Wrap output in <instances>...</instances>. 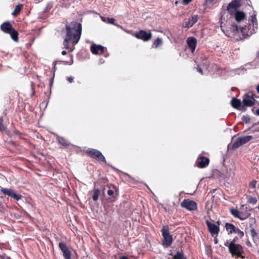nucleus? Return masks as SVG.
Here are the masks:
<instances>
[{"instance_id":"27","label":"nucleus","mask_w":259,"mask_h":259,"mask_svg":"<svg viewBox=\"0 0 259 259\" xmlns=\"http://www.w3.org/2000/svg\"><path fill=\"white\" fill-rule=\"evenodd\" d=\"M102 20L107 23H108V24H113L114 25V23H115V19L113 18H108V17H107V18H104V17H102Z\"/></svg>"},{"instance_id":"9","label":"nucleus","mask_w":259,"mask_h":259,"mask_svg":"<svg viewBox=\"0 0 259 259\" xmlns=\"http://www.w3.org/2000/svg\"><path fill=\"white\" fill-rule=\"evenodd\" d=\"M182 207L185 208L188 210L192 211L197 209V203L193 200L190 199H184L181 204Z\"/></svg>"},{"instance_id":"37","label":"nucleus","mask_w":259,"mask_h":259,"mask_svg":"<svg viewBox=\"0 0 259 259\" xmlns=\"http://www.w3.org/2000/svg\"><path fill=\"white\" fill-rule=\"evenodd\" d=\"M243 120L246 123H248L250 120V118L248 116H244L243 117Z\"/></svg>"},{"instance_id":"17","label":"nucleus","mask_w":259,"mask_h":259,"mask_svg":"<svg viewBox=\"0 0 259 259\" xmlns=\"http://www.w3.org/2000/svg\"><path fill=\"white\" fill-rule=\"evenodd\" d=\"M187 44L191 50L192 52H194L197 44V40L194 37H189L187 40Z\"/></svg>"},{"instance_id":"16","label":"nucleus","mask_w":259,"mask_h":259,"mask_svg":"<svg viewBox=\"0 0 259 259\" xmlns=\"http://www.w3.org/2000/svg\"><path fill=\"white\" fill-rule=\"evenodd\" d=\"M209 162L208 158L204 156H200L197 160V166L200 168H204L206 167Z\"/></svg>"},{"instance_id":"24","label":"nucleus","mask_w":259,"mask_h":259,"mask_svg":"<svg viewBox=\"0 0 259 259\" xmlns=\"http://www.w3.org/2000/svg\"><path fill=\"white\" fill-rule=\"evenodd\" d=\"M251 22L252 24V26L253 27V28L257 29V22L256 19V17L255 14H253L251 15Z\"/></svg>"},{"instance_id":"48","label":"nucleus","mask_w":259,"mask_h":259,"mask_svg":"<svg viewBox=\"0 0 259 259\" xmlns=\"http://www.w3.org/2000/svg\"><path fill=\"white\" fill-rule=\"evenodd\" d=\"M256 113L257 115H259V108L256 111Z\"/></svg>"},{"instance_id":"35","label":"nucleus","mask_w":259,"mask_h":259,"mask_svg":"<svg viewBox=\"0 0 259 259\" xmlns=\"http://www.w3.org/2000/svg\"><path fill=\"white\" fill-rule=\"evenodd\" d=\"M98 50L100 51L101 53H103L104 51L105 48L101 45H98Z\"/></svg>"},{"instance_id":"6","label":"nucleus","mask_w":259,"mask_h":259,"mask_svg":"<svg viewBox=\"0 0 259 259\" xmlns=\"http://www.w3.org/2000/svg\"><path fill=\"white\" fill-rule=\"evenodd\" d=\"M255 101L254 95L252 93L248 92L244 95L242 101L244 106H252L255 104Z\"/></svg>"},{"instance_id":"33","label":"nucleus","mask_w":259,"mask_h":259,"mask_svg":"<svg viewBox=\"0 0 259 259\" xmlns=\"http://www.w3.org/2000/svg\"><path fill=\"white\" fill-rule=\"evenodd\" d=\"M109 188H111L110 187H109ZM107 194L109 195V196H112L113 197H115L114 195V191L113 189H109L108 191H107Z\"/></svg>"},{"instance_id":"36","label":"nucleus","mask_w":259,"mask_h":259,"mask_svg":"<svg viewBox=\"0 0 259 259\" xmlns=\"http://www.w3.org/2000/svg\"><path fill=\"white\" fill-rule=\"evenodd\" d=\"M0 130H5V126L3 125V119L2 118H0Z\"/></svg>"},{"instance_id":"3","label":"nucleus","mask_w":259,"mask_h":259,"mask_svg":"<svg viewBox=\"0 0 259 259\" xmlns=\"http://www.w3.org/2000/svg\"><path fill=\"white\" fill-rule=\"evenodd\" d=\"M1 29L5 33L10 34L11 38L15 41L18 39L17 31L14 29L9 22H4L1 26Z\"/></svg>"},{"instance_id":"44","label":"nucleus","mask_w":259,"mask_h":259,"mask_svg":"<svg viewBox=\"0 0 259 259\" xmlns=\"http://www.w3.org/2000/svg\"><path fill=\"white\" fill-rule=\"evenodd\" d=\"M61 54H62V55H65L67 54V52L65 51H63L61 52Z\"/></svg>"},{"instance_id":"30","label":"nucleus","mask_w":259,"mask_h":259,"mask_svg":"<svg viewBox=\"0 0 259 259\" xmlns=\"http://www.w3.org/2000/svg\"><path fill=\"white\" fill-rule=\"evenodd\" d=\"M98 45H93L91 47V51L94 54H99Z\"/></svg>"},{"instance_id":"7","label":"nucleus","mask_w":259,"mask_h":259,"mask_svg":"<svg viewBox=\"0 0 259 259\" xmlns=\"http://www.w3.org/2000/svg\"><path fill=\"white\" fill-rule=\"evenodd\" d=\"M232 26L235 30L237 32L240 31L244 36H249L255 32V30L254 28L253 29V31H249L248 26H247L240 27L235 24L232 25Z\"/></svg>"},{"instance_id":"50","label":"nucleus","mask_w":259,"mask_h":259,"mask_svg":"<svg viewBox=\"0 0 259 259\" xmlns=\"http://www.w3.org/2000/svg\"><path fill=\"white\" fill-rule=\"evenodd\" d=\"M235 240H236V239H234L233 241H235Z\"/></svg>"},{"instance_id":"14","label":"nucleus","mask_w":259,"mask_h":259,"mask_svg":"<svg viewBox=\"0 0 259 259\" xmlns=\"http://www.w3.org/2000/svg\"><path fill=\"white\" fill-rule=\"evenodd\" d=\"M198 20V16L197 15H193L188 20H185L184 24L183 25V27L185 28H190L193 25H194Z\"/></svg>"},{"instance_id":"10","label":"nucleus","mask_w":259,"mask_h":259,"mask_svg":"<svg viewBox=\"0 0 259 259\" xmlns=\"http://www.w3.org/2000/svg\"><path fill=\"white\" fill-rule=\"evenodd\" d=\"M87 154L91 157L95 158L98 160L106 162L105 157L103 155L102 153L96 149H92L87 151Z\"/></svg>"},{"instance_id":"40","label":"nucleus","mask_w":259,"mask_h":259,"mask_svg":"<svg viewBox=\"0 0 259 259\" xmlns=\"http://www.w3.org/2000/svg\"><path fill=\"white\" fill-rule=\"evenodd\" d=\"M192 0H183V3L184 5H187Z\"/></svg>"},{"instance_id":"15","label":"nucleus","mask_w":259,"mask_h":259,"mask_svg":"<svg viewBox=\"0 0 259 259\" xmlns=\"http://www.w3.org/2000/svg\"><path fill=\"white\" fill-rule=\"evenodd\" d=\"M231 105L234 108L240 110H245L244 106H241V100L235 98H233L231 101Z\"/></svg>"},{"instance_id":"51","label":"nucleus","mask_w":259,"mask_h":259,"mask_svg":"<svg viewBox=\"0 0 259 259\" xmlns=\"http://www.w3.org/2000/svg\"><path fill=\"white\" fill-rule=\"evenodd\" d=\"M257 131H259V129L257 130Z\"/></svg>"},{"instance_id":"29","label":"nucleus","mask_w":259,"mask_h":259,"mask_svg":"<svg viewBox=\"0 0 259 259\" xmlns=\"http://www.w3.org/2000/svg\"><path fill=\"white\" fill-rule=\"evenodd\" d=\"M231 213L235 218L239 219V217L240 213V211L235 208H232L230 209Z\"/></svg>"},{"instance_id":"18","label":"nucleus","mask_w":259,"mask_h":259,"mask_svg":"<svg viewBox=\"0 0 259 259\" xmlns=\"http://www.w3.org/2000/svg\"><path fill=\"white\" fill-rule=\"evenodd\" d=\"M238 7V3L236 1L231 2L227 6V10L230 13H233L235 12Z\"/></svg>"},{"instance_id":"1","label":"nucleus","mask_w":259,"mask_h":259,"mask_svg":"<svg viewBox=\"0 0 259 259\" xmlns=\"http://www.w3.org/2000/svg\"><path fill=\"white\" fill-rule=\"evenodd\" d=\"M81 25L76 21H73L66 24L64 32L65 37L63 42L64 47L66 49L70 48L69 42L76 44L79 40L81 34Z\"/></svg>"},{"instance_id":"23","label":"nucleus","mask_w":259,"mask_h":259,"mask_svg":"<svg viewBox=\"0 0 259 259\" xmlns=\"http://www.w3.org/2000/svg\"><path fill=\"white\" fill-rule=\"evenodd\" d=\"M100 194V191L99 189H95L93 192V199L94 201H96L99 198Z\"/></svg>"},{"instance_id":"34","label":"nucleus","mask_w":259,"mask_h":259,"mask_svg":"<svg viewBox=\"0 0 259 259\" xmlns=\"http://www.w3.org/2000/svg\"><path fill=\"white\" fill-rule=\"evenodd\" d=\"M235 233H237L240 237H242L244 236V233L238 228V231H236Z\"/></svg>"},{"instance_id":"45","label":"nucleus","mask_w":259,"mask_h":259,"mask_svg":"<svg viewBox=\"0 0 259 259\" xmlns=\"http://www.w3.org/2000/svg\"><path fill=\"white\" fill-rule=\"evenodd\" d=\"M256 183V182L255 181V182H254L253 183H252V185L253 187H255Z\"/></svg>"},{"instance_id":"22","label":"nucleus","mask_w":259,"mask_h":259,"mask_svg":"<svg viewBox=\"0 0 259 259\" xmlns=\"http://www.w3.org/2000/svg\"><path fill=\"white\" fill-rule=\"evenodd\" d=\"M172 259H186V257L184 256L182 251L178 250Z\"/></svg>"},{"instance_id":"49","label":"nucleus","mask_w":259,"mask_h":259,"mask_svg":"<svg viewBox=\"0 0 259 259\" xmlns=\"http://www.w3.org/2000/svg\"><path fill=\"white\" fill-rule=\"evenodd\" d=\"M15 133H16V134H19V132L18 131H16L15 132Z\"/></svg>"},{"instance_id":"43","label":"nucleus","mask_w":259,"mask_h":259,"mask_svg":"<svg viewBox=\"0 0 259 259\" xmlns=\"http://www.w3.org/2000/svg\"><path fill=\"white\" fill-rule=\"evenodd\" d=\"M120 259H128V258L125 256H122L120 257Z\"/></svg>"},{"instance_id":"26","label":"nucleus","mask_w":259,"mask_h":259,"mask_svg":"<svg viewBox=\"0 0 259 259\" xmlns=\"http://www.w3.org/2000/svg\"><path fill=\"white\" fill-rule=\"evenodd\" d=\"M250 215V214L248 212H240V215L239 217V219H240V220H244L247 219Z\"/></svg>"},{"instance_id":"46","label":"nucleus","mask_w":259,"mask_h":259,"mask_svg":"<svg viewBox=\"0 0 259 259\" xmlns=\"http://www.w3.org/2000/svg\"><path fill=\"white\" fill-rule=\"evenodd\" d=\"M256 90H257V93H259V84H258V85L256 87Z\"/></svg>"},{"instance_id":"32","label":"nucleus","mask_w":259,"mask_h":259,"mask_svg":"<svg viewBox=\"0 0 259 259\" xmlns=\"http://www.w3.org/2000/svg\"><path fill=\"white\" fill-rule=\"evenodd\" d=\"M248 202L252 204H254L257 202V199L255 197H250L248 199Z\"/></svg>"},{"instance_id":"31","label":"nucleus","mask_w":259,"mask_h":259,"mask_svg":"<svg viewBox=\"0 0 259 259\" xmlns=\"http://www.w3.org/2000/svg\"><path fill=\"white\" fill-rule=\"evenodd\" d=\"M161 43H162V39L159 38H157L154 41L153 46H154L155 47L157 48V47H158V46L161 45Z\"/></svg>"},{"instance_id":"42","label":"nucleus","mask_w":259,"mask_h":259,"mask_svg":"<svg viewBox=\"0 0 259 259\" xmlns=\"http://www.w3.org/2000/svg\"><path fill=\"white\" fill-rule=\"evenodd\" d=\"M214 237L215 238V239H214V243L217 244L218 242V239H217V237H215V236H214Z\"/></svg>"},{"instance_id":"13","label":"nucleus","mask_w":259,"mask_h":259,"mask_svg":"<svg viewBox=\"0 0 259 259\" xmlns=\"http://www.w3.org/2000/svg\"><path fill=\"white\" fill-rule=\"evenodd\" d=\"M59 247L63 252V255L65 259H71V252L65 243L60 242L59 243Z\"/></svg>"},{"instance_id":"11","label":"nucleus","mask_w":259,"mask_h":259,"mask_svg":"<svg viewBox=\"0 0 259 259\" xmlns=\"http://www.w3.org/2000/svg\"><path fill=\"white\" fill-rule=\"evenodd\" d=\"M1 191L3 194L6 195H8L9 196L16 200H19L22 197L21 195L16 194L12 189L10 188H2Z\"/></svg>"},{"instance_id":"8","label":"nucleus","mask_w":259,"mask_h":259,"mask_svg":"<svg viewBox=\"0 0 259 259\" xmlns=\"http://www.w3.org/2000/svg\"><path fill=\"white\" fill-rule=\"evenodd\" d=\"M205 222L208 229L212 236H215L216 237L220 231L219 223H218V225H217L214 223L210 222L208 220H206ZM218 223H219V222Z\"/></svg>"},{"instance_id":"20","label":"nucleus","mask_w":259,"mask_h":259,"mask_svg":"<svg viewBox=\"0 0 259 259\" xmlns=\"http://www.w3.org/2000/svg\"><path fill=\"white\" fill-rule=\"evenodd\" d=\"M245 18V14L244 13L241 11H237L235 14V18L237 22H240L244 19Z\"/></svg>"},{"instance_id":"28","label":"nucleus","mask_w":259,"mask_h":259,"mask_svg":"<svg viewBox=\"0 0 259 259\" xmlns=\"http://www.w3.org/2000/svg\"><path fill=\"white\" fill-rule=\"evenodd\" d=\"M250 235L252 238V239L253 240H255L257 239H258V235L257 232H256L255 230L253 228H251L250 231Z\"/></svg>"},{"instance_id":"19","label":"nucleus","mask_w":259,"mask_h":259,"mask_svg":"<svg viewBox=\"0 0 259 259\" xmlns=\"http://www.w3.org/2000/svg\"><path fill=\"white\" fill-rule=\"evenodd\" d=\"M225 227L229 234L235 233L236 231H238V228H236L234 225L230 223H226Z\"/></svg>"},{"instance_id":"25","label":"nucleus","mask_w":259,"mask_h":259,"mask_svg":"<svg viewBox=\"0 0 259 259\" xmlns=\"http://www.w3.org/2000/svg\"><path fill=\"white\" fill-rule=\"evenodd\" d=\"M22 7H23V5L21 4H19V5H17L12 13V15L15 16L17 15L21 11Z\"/></svg>"},{"instance_id":"39","label":"nucleus","mask_w":259,"mask_h":259,"mask_svg":"<svg viewBox=\"0 0 259 259\" xmlns=\"http://www.w3.org/2000/svg\"><path fill=\"white\" fill-rule=\"evenodd\" d=\"M196 69L198 72H199L201 74H203V70L201 68L198 66L196 68Z\"/></svg>"},{"instance_id":"21","label":"nucleus","mask_w":259,"mask_h":259,"mask_svg":"<svg viewBox=\"0 0 259 259\" xmlns=\"http://www.w3.org/2000/svg\"><path fill=\"white\" fill-rule=\"evenodd\" d=\"M57 140L58 142L63 146H68L69 145V142L63 137H58Z\"/></svg>"},{"instance_id":"5","label":"nucleus","mask_w":259,"mask_h":259,"mask_svg":"<svg viewBox=\"0 0 259 259\" xmlns=\"http://www.w3.org/2000/svg\"><path fill=\"white\" fill-rule=\"evenodd\" d=\"M253 138L251 136H246L242 137H240L235 141L232 144V148L236 149L242 145L247 143Z\"/></svg>"},{"instance_id":"4","label":"nucleus","mask_w":259,"mask_h":259,"mask_svg":"<svg viewBox=\"0 0 259 259\" xmlns=\"http://www.w3.org/2000/svg\"><path fill=\"white\" fill-rule=\"evenodd\" d=\"M229 250L230 253L233 255H237L238 257L241 256V254L244 252L242 246L239 244L234 243V241H232L229 244Z\"/></svg>"},{"instance_id":"12","label":"nucleus","mask_w":259,"mask_h":259,"mask_svg":"<svg viewBox=\"0 0 259 259\" xmlns=\"http://www.w3.org/2000/svg\"><path fill=\"white\" fill-rule=\"evenodd\" d=\"M134 36L138 39L147 41L151 38L152 34L150 32H147L145 30H140L136 32Z\"/></svg>"},{"instance_id":"41","label":"nucleus","mask_w":259,"mask_h":259,"mask_svg":"<svg viewBox=\"0 0 259 259\" xmlns=\"http://www.w3.org/2000/svg\"><path fill=\"white\" fill-rule=\"evenodd\" d=\"M67 79L68 81L71 83L73 81V78L71 76L68 77Z\"/></svg>"},{"instance_id":"38","label":"nucleus","mask_w":259,"mask_h":259,"mask_svg":"<svg viewBox=\"0 0 259 259\" xmlns=\"http://www.w3.org/2000/svg\"><path fill=\"white\" fill-rule=\"evenodd\" d=\"M114 25H115V26H116V27H118V28H120V29H121L123 30L124 31H126V32H128V31L125 30L123 28V27H122L121 25H119V24H117V23H114Z\"/></svg>"},{"instance_id":"2","label":"nucleus","mask_w":259,"mask_h":259,"mask_svg":"<svg viewBox=\"0 0 259 259\" xmlns=\"http://www.w3.org/2000/svg\"><path fill=\"white\" fill-rule=\"evenodd\" d=\"M161 233L163 237L162 245L165 247H169L173 241L172 237L169 233V227L168 226H163Z\"/></svg>"},{"instance_id":"47","label":"nucleus","mask_w":259,"mask_h":259,"mask_svg":"<svg viewBox=\"0 0 259 259\" xmlns=\"http://www.w3.org/2000/svg\"><path fill=\"white\" fill-rule=\"evenodd\" d=\"M229 243H228V242L225 243V245L226 246H228V247H229Z\"/></svg>"}]
</instances>
